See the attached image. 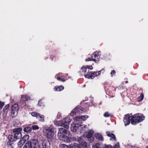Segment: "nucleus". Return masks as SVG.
<instances>
[{
	"mask_svg": "<svg viewBox=\"0 0 148 148\" xmlns=\"http://www.w3.org/2000/svg\"><path fill=\"white\" fill-rule=\"evenodd\" d=\"M145 117L140 114H136L133 116H130L129 114L124 116L123 121L126 126L129 125L130 121L132 124L135 125L137 123L142 121L145 119Z\"/></svg>",
	"mask_w": 148,
	"mask_h": 148,
	"instance_id": "f257e3e1",
	"label": "nucleus"
},
{
	"mask_svg": "<svg viewBox=\"0 0 148 148\" xmlns=\"http://www.w3.org/2000/svg\"><path fill=\"white\" fill-rule=\"evenodd\" d=\"M68 131L65 128L60 127L59 128L58 133V137L59 139L67 143H70L72 141L74 137H70Z\"/></svg>",
	"mask_w": 148,
	"mask_h": 148,
	"instance_id": "f03ea898",
	"label": "nucleus"
},
{
	"mask_svg": "<svg viewBox=\"0 0 148 148\" xmlns=\"http://www.w3.org/2000/svg\"><path fill=\"white\" fill-rule=\"evenodd\" d=\"M88 117V116L86 115L82 116H77L73 118L74 122H73L72 124L71 127V130L73 132H76L78 129L79 127L80 124L78 123L75 122L78 121L83 120L85 121Z\"/></svg>",
	"mask_w": 148,
	"mask_h": 148,
	"instance_id": "7ed1b4c3",
	"label": "nucleus"
},
{
	"mask_svg": "<svg viewBox=\"0 0 148 148\" xmlns=\"http://www.w3.org/2000/svg\"><path fill=\"white\" fill-rule=\"evenodd\" d=\"M71 121V120L68 117H66L62 121H54V123L58 126H61L68 129L69 128V125Z\"/></svg>",
	"mask_w": 148,
	"mask_h": 148,
	"instance_id": "20e7f679",
	"label": "nucleus"
},
{
	"mask_svg": "<svg viewBox=\"0 0 148 148\" xmlns=\"http://www.w3.org/2000/svg\"><path fill=\"white\" fill-rule=\"evenodd\" d=\"M54 128L51 126L49 127H45L43 131L45 136L48 139H51L54 136Z\"/></svg>",
	"mask_w": 148,
	"mask_h": 148,
	"instance_id": "39448f33",
	"label": "nucleus"
},
{
	"mask_svg": "<svg viewBox=\"0 0 148 148\" xmlns=\"http://www.w3.org/2000/svg\"><path fill=\"white\" fill-rule=\"evenodd\" d=\"M83 139V136H76L74 138L72 141L78 142L79 144V145H80V147L79 148H88V144L84 141Z\"/></svg>",
	"mask_w": 148,
	"mask_h": 148,
	"instance_id": "423d86ee",
	"label": "nucleus"
},
{
	"mask_svg": "<svg viewBox=\"0 0 148 148\" xmlns=\"http://www.w3.org/2000/svg\"><path fill=\"white\" fill-rule=\"evenodd\" d=\"M91 58H88L86 59V61H93L97 63L99 61V59L100 58V55L99 54L98 52L96 51L94 52L93 54H92Z\"/></svg>",
	"mask_w": 148,
	"mask_h": 148,
	"instance_id": "0eeeda50",
	"label": "nucleus"
},
{
	"mask_svg": "<svg viewBox=\"0 0 148 148\" xmlns=\"http://www.w3.org/2000/svg\"><path fill=\"white\" fill-rule=\"evenodd\" d=\"M84 112V109H83L81 107L78 106L73 109L71 112L70 115L73 116L82 113Z\"/></svg>",
	"mask_w": 148,
	"mask_h": 148,
	"instance_id": "6e6552de",
	"label": "nucleus"
},
{
	"mask_svg": "<svg viewBox=\"0 0 148 148\" xmlns=\"http://www.w3.org/2000/svg\"><path fill=\"white\" fill-rule=\"evenodd\" d=\"M27 143L30 145L31 148H40L38 142L36 139H32L28 141Z\"/></svg>",
	"mask_w": 148,
	"mask_h": 148,
	"instance_id": "1a4fd4ad",
	"label": "nucleus"
},
{
	"mask_svg": "<svg viewBox=\"0 0 148 148\" xmlns=\"http://www.w3.org/2000/svg\"><path fill=\"white\" fill-rule=\"evenodd\" d=\"M22 130V129L21 128H15L13 129V132L14 133V135L16 140L21 137L22 134L21 132Z\"/></svg>",
	"mask_w": 148,
	"mask_h": 148,
	"instance_id": "9d476101",
	"label": "nucleus"
},
{
	"mask_svg": "<svg viewBox=\"0 0 148 148\" xmlns=\"http://www.w3.org/2000/svg\"><path fill=\"white\" fill-rule=\"evenodd\" d=\"M101 70L98 71V72H91L87 73L85 74L84 75L85 77L88 78H90L93 79L95 77L99 75L100 73Z\"/></svg>",
	"mask_w": 148,
	"mask_h": 148,
	"instance_id": "9b49d317",
	"label": "nucleus"
},
{
	"mask_svg": "<svg viewBox=\"0 0 148 148\" xmlns=\"http://www.w3.org/2000/svg\"><path fill=\"white\" fill-rule=\"evenodd\" d=\"M67 76V74H64L59 73L55 76V77L58 80L61 81L62 82H64L65 80L68 79Z\"/></svg>",
	"mask_w": 148,
	"mask_h": 148,
	"instance_id": "f8f14e48",
	"label": "nucleus"
},
{
	"mask_svg": "<svg viewBox=\"0 0 148 148\" xmlns=\"http://www.w3.org/2000/svg\"><path fill=\"white\" fill-rule=\"evenodd\" d=\"M18 109V106L16 104L12 105L11 107V114L12 117L16 116L17 114V112Z\"/></svg>",
	"mask_w": 148,
	"mask_h": 148,
	"instance_id": "ddd939ff",
	"label": "nucleus"
},
{
	"mask_svg": "<svg viewBox=\"0 0 148 148\" xmlns=\"http://www.w3.org/2000/svg\"><path fill=\"white\" fill-rule=\"evenodd\" d=\"M31 115L34 117H36L41 122H44V116L43 115L37 113L36 112H32L31 113Z\"/></svg>",
	"mask_w": 148,
	"mask_h": 148,
	"instance_id": "4468645a",
	"label": "nucleus"
},
{
	"mask_svg": "<svg viewBox=\"0 0 148 148\" xmlns=\"http://www.w3.org/2000/svg\"><path fill=\"white\" fill-rule=\"evenodd\" d=\"M41 141L42 145H40V148H50V143L48 140L45 139Z\"/></svg>",
	"mask_w": 148,
	"mask_h": 148,
	"instance_id": "2eb2a0df",
	"label": "nucleus"
},
{
	"mask_svg": "<svg viewBox=\"0 0 148 148\" xmlns=\"http://www.w3.org/2000/svg\"><path fill=\"white\" fill-rule=\"evenodd\" d=\"M8 138L9 141L7 143V145L8 146H11L12 145L11 142L15 141L16 140L14 135H10L8 137Z\"/></svg>",
	"mask_w": 148,
	"mask_h": 148,
	"instance_id": "dca6fc26",
	"label": "nucleus"
},
{
	"mask_svg": "<svg viewBox=\"0 0 148 148\" xmlns=\"http://www.w3.org/2000/svg\"><path fill=\"white\" fill-rule=\"evenodd\" d=\"M94 132L92 130H89L88 132H86L83 136L87 138L90 137L92 136Z\"/></svg>",
	"mask_w": 148,
	"mask_h": 148,
	"instance_id": "f3484780",
	"label": "nucleus"
},
{
	"mask_svg": "<svg viewBox=\"0 0 148 148\" xmlns=\"http://www.w3.org/2000/svg\"><path fill=\"white\" fill-rule=\"evenodd\" d=\"M87 128V126L86 125L84 124H80L79 126V130H80V133H83L84 132L85 129Z\"/></svg>",
	"mask_w": 148,
	"mask_h": 148,
	"instance_id": "a211bd4d",
	"label": "nucleus"
},
{
	"mask_svg": "<svg viewBox=\"0 0 148 148\" xmlns=\"http://www.w3.org/2000/svg\"><path fill=\"white\" fill-rule=\"evenodd\" d=\"M119 143H117L112 148L111 145H104L103 148H119Z\"/></svg>",
	"mask_w": 148,
	"mask_h": 148,
	"instance_id": "6ab92c4d",
	"label": "nucleus"
},
{
	"mask_svg": "<svg viewBox=\"0 0 148 148\" xmlns=\"http://www.w3.org/2000/svg\"><path fill=\"white\" fill-rule=\"evenodd\" d=\"M95 137L96 138L100 141H103V138L101 135L99 133H96L95 135Z\"/></svg>",
	"mask_w": 148,
	"mask_h": 148,
	"instance_id": "aec40b11",
	"label": "nucleus"
},
{
	"mask_svg": "<svg viewBox=\"0 0 148 148\" xmlns=\"http://www.w3.org/2000/svg\"><path fill=\"white\" fill-rule=\"evenodd\" d=\"M29 99V97L27 95L23 96L21 98V102H22L23 104L24 103H25V102L27 101Z\"/></svg>",
	"mask_w": 148,
	"mask_h": 148,
	"instance_id": "412c9836",
	"label": "nucleus"
},
{
	"mask_svg": "<svg viewBox=\"0 0 148 148\" xmlns=\"http://www.w3.org/2000/svg\"><path fill=\"white\" fill-rule=\"evenodd\" d=\"M80 145L76 143L71 144L69 145V148H79Z\"/></svg>",
	"mask_w": 148,
	"mask_h": 148,
	"instance_id": "4be33fe9",
	"label": "nucleus"
},
{
	"mask_svg": "<svg viewBox=\"0 0 148 148\" xmlns=\"http://www.w3.org/2000/svg\"><path fill=\"white\" fill-rule=\"evenodd\" d=\"M64 89V87L62 86H55L53 88V90L55 91H60Z\"/></svg>",
	"mask_w": 148,
	"mask_h": 148,
	"instance_id": "5701e85b",
	"label": "nucleus"
},
{
	"mask_svg": "<svg viewBox=\"0 0 148 148\" xmlns=\"http://www.w3.org/2000/svg\"><path fill=\"white\" fill-rule=\"evenodd\" d=\"M107 136L111 138L110 139V140L112 139L114 140H116L115 136L114 134L110 133V132H107Z\"/></svg>",
	"mask_w": 148,
	"mask_h": 148,
	"instance_id": "b1692460",
	"label": "nucleus"
},
{
	"mask_svg": "<svg viewBox=\"0 0 148 148\" xmlns=\"http://www.w3.org/2000/svg\"><path fill=\"white\" fill-rule=\"evenodd\" d=\"M25 143V141L22 139L20 140L18 143V147H21Z\"/></svg>",
	"mask_w": 148,
	"mask_h": 148,
	"instance_id": "393cba45",
	"label": "nucleus"
},
{
	"mask_svg": "<svg viewBox=\"0 0 148 148\" xmlns=\"http://www.w3.org/2000/svg\"><path fill=\"white\" fill-rule=\"evenodd\" d=\"M24 131L27 133L30 132L32 130V128L28 126L25 127L23 129Z\"/></svg>",
	"mask_w": 148,
	"mask_h": 148,
	"instance_id": "a878e982",
	"label": "nucleus"
},
{
	"mask_svg": "<svg viewBox=\"0 0 148 148\" xmlns=\"http://www.w3.org/2000/svg\"><path fill=\"white\" fill-rule=\"evenodd\" d=\"M9 106V104L7 105L3 108V111L4 112V113H6L8 111V108Z\"/></svg>",
	"mask_w": 148,
	"mask_h": 148,
	"instance_id": "bb28decb",
	"label": "nucleus"
},
{
	"mask_svg": "<svg viewBox=\"0 0 148 148\" xmlns=\"http://www.w3.org/2000/svg\"><path fill=\"white\" fill-rule=\"evenodd\" d=\"M92 147L93 148H102V146L101 145L98 143L95 144L93 145Z\"/></svg>",
	"mask_w": 148,
	"mask_h": 148,
	"instance_id": "cd10ccee",
	"label": "nucleus"
},
{
	"mask_svg": "<svg viewBox=\"0 0 148 148\" xmlns=\"http://www.w3.org/2000/svg\"><path fill=\"white\" fill-rule=\"evenodd\" d=\"M29 138V136L28 135H25L22 139L23 140L25 141V143L27 140H28Z\"/></svg>",
	"mask_w": 148,
	"mask_h": 148,
	"instance_id": "c85d7f7f",
	"label": "nucleus"
},
{
	"mask_svg": "<svg viewBox=\"0 0 148 148\" xmlns=\"http://www.w3.org/2000/svg\"><path fill=\"white\" fill-rule=\"evenodd\" d=\"M144 97L143 95L142 94L140 96H139L138 98L137 99V101H141L143 99Z\"/></svg>",
	"mask_w": 148,
	"mask_h": 148,
	"instance_id": "c756f323",
	"label": "nucleus"
},
{
	"mask_svg": "<svg viewBox=\"0 0 148 148\" xmlns=\"http://www.w3.org/2000/svg\"><path fill=\"white\" fill-rule=\"evenodd\" d=\"M87 68L86 66H83L81 68V70H82V72L84 73H85L87 71Z\"/></svg>",
	"mask_w": 148,
	"mask_h": 148,
	"instance_id": "7c9ffc66",
	"label": "nucleus"
},
{
	"mask_svg": "<svg viewBox=\"0 0 148 148\" xmlns=\"http://www.w3.org/2000/svg\"><path fill=\"white\" fill-rule=\"evenodd\" d=\"M60 148H69V145L68 146L65 144H62L60 146Z\"/></svg>",
	"mask_w": 148,
	"mask_h": 148,
	"instance_id": "2f4dec72",
	"label": "nucleus"
},
{
	"mask_svg": "<svg viewBox=\"0 0 148 148\" xmlns=\"http://www.w3.org/2000/svg\"><path fill=\"white\" fill-rule=\"evenodd\" d=\"M104 116L105 117H108L111 116V114L107 112H105L103 114Z\"/></svg>",
	"mask_w": 148,
	"mask_h": 148,
	"instance_id": "473e14b6",
	"label": "nucleus"
},
{
	"mask_svg": "<svg viewBox=\"0 0 148 148\" xmlns=\"http://www.w3.org/2000/svg\"><path fill=\"white\" fill-rule=\"evenodd\" d=\"M31 128L33 130H35L38 129L39 128L37 125H34L32 126Z\"/></svg>",
	"mask_w": 148,
	"mask_h": 148,
	"instance_id": "72a5a7b5",
	"label": "nucleus"
},
{
	"mask_svg": "<svg viewBox=\"0 0 148 148\" xmlns=\"http://www.w3.org/2000/svg\"><path fill=\"white\" fill-rule=\"evenodd\" d=\"M23 148H31V147H30V145H28V143L27 142Z\"/></svg>",
	"mask_w": 148,
	"mask_h": 148,
	"instance_id": "f704fd0d",
	"label": "nucleus"
},
{
	"mask_svg": "<svg viewBox=\"0 0 148 148\" xmlns=\"http://www.w3.org/2000/svg\"><path fill=\"white\" fill-rule=\"evenodd\" d=\"M88 138V140L90 143H92L94 140V138L92 136L90 137H89Z\"/></svg>",
	"mask_w": 148,
	"mask_h": 148,
	"instance_id": "c9c22d12",
	"label": "nucleus"
},
{
	"mask_svg": "<svg viewBox=\"0 0 148 148\" xmlns=\"http://www.w3.org/2000/svg\"><path fill=\"white\" fill-rule=\"evenodd\" d=\"M86 68L87 69H90V70H92L93 69L92 67L91 66H86Z\"/></svg>",
	"mask_w": 148,
	"mask_h": 148,
	"instance_id": "e433bc0d",
	"label": "nucleus"
},
{
	"mask_svg": "<svg viewBox=\"0 0 148 148\" xmlns=\"http://www.w3.org/2000/svg\"><path fill=\"white\" fill-rule=\"evenodd\" d=\"M3 105L4 103H3L0 101V109H1L2 108Z\"/></svg>",
	"mask_w": 148,
	"mask_h": 148,
	"instance_id": "4c0bfd02",
	"label": "nucleus"
},
{
	"mask_svg": "<svg viewBox=\"0 0 148 148\" xmlns=\"http://www.w3.org/2000/svg\"><path fill=\"white\" fill-rule=\"evenodd\" d=\"M115 73H116L115 71H113V70L112 71L111 73V74L112 75H112L115 74Z\"/></svg>",
	"mask_w": 148,
	"mask_h": 148,
	"instance_id": "58836bf2",
	"label": "nucleus"
},
{
	"mask_svg": "<svg viewBox=\"0 0 148 148\" xmlns=\"http://www.w3.org/2000/svg\"><path fill=\"white\" fill-rule=\"evenodd\" d=\"M42 101V100H41L40 101H38V104L40 106H41V105H40V103H41V101Z\"/></svg>",
	"mask_w": 148,
	"mask_h": 148,
	"instance_id": "ea45409f",
	"label": "nucleus"
},
{
	"mask_svg": "<svg viewBox=\"0 0 148 148\" xmlns=\"http://www.w3.org/2000/svg\"><path fill=\"white\" fill-rule=\"evenodd\" d=\"M58 117L59 118L60 116V114L58 113Z\"/></svg>",
	"mask_w": 148,
	"mask_h": 148,
	"instance_id": "a19ab883",
	"label": "nucleus"
},
{
	"mask_svg": "<svg viewBox=\"0 0 148 148\" xmlns=\"http://www.w3.org/2000/svg\"><path fill=\"white\" fill-rule=\"evenodd\" d=\"M125 83H128V82L127 81H125Z\"/></svg>",
	"mask_w": 148,
	"mask_h": 148,
	"instance_id": "79ce46f5",
	"label": "nucleus"
},
{
	"mask_svg": "<svg viewBox=\"0 0 148 148\" xmlns=\"http://www.w3.org/2000/svg\"><path fill=\"white\" fill-rule=\"evenodd\" d=\"M20 88H22V86H20Z\"/></svg>",
	"mask_w": 148,
	"mask_h": 148,
	"instance_id": "37998d69",
	"label": "nucleus"
},
{
	"mask_svg": "<svg viewBox=\"0 0 148 148\" xmlns=\"http://www.w3.org/2000/svg\"><path fill=\"white\" fill-rule=\"evenodd\" d=\"M11 148H13L12 147H11Z\"/></svg>",
	"mask_w": 148,
	"mask_h": 148,
	"instance_id": "c03bdc74",
	"label": "nucleus"
}]
</instances>
